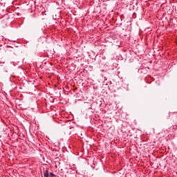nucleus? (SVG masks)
<instances>
[{
	"instance_id": "3",
	"label": "nucleus",
	"mask_w": 177,
	"mask_h": 177,
	"mask_svg": "<svg viewBox=\"0 0 177 177\" xmlns=\"http://www.w3.org/2000/svg\"><path fill=\"white\" fill-rule=\"evenodd\" d=\"M55 176V174H53V173H50L48 174V177H54Z\"/></svg>"
},
{
	"instance_id": "2",
	"label": "nucleus",
	"mask_w": 177,
	"mask_h": 177,
	"mask_svg": "<svg viewBox=\"0 0 177 177\" xmlns=\"http://www.w3.org/2000/svg\"><path fill=\"white\" fill-rule=\"evenodd\" d=\"M171 114H172V113H171V112L166 113L165 118H167V120H169V118L171 117Z\"/></svg>"
},
{
	"instance_id": "1",
	"label": "nucleus",
	"mask_w": 177,
	"mask_h": 177,
	"mask_svg": "<svg viewBox=\"0 0 177 177\" xmlns=\"http://www.w3.org/2000/svg\"><path fill=\"white\" fill-rule=\"evenodd\" d=\"M42 177H49V171L46 169L43 170V176Z\"/></svg>"
},
{
	"instance_id": "4",
	"label": "nucleus",
	"mask_w": 177,
	"mask_h": 177,
	"mask_svg": "<svg viewBox=\"0 0 177 177\" xmlns=\"http://www.w3.org/2000/svg\"><path fill=\"white\" fill-rule=\"evenodd\" d=\"M115 177H122V176H121L120 174H116V175L115 176Z\"/></svg>"
}]
</instances>
